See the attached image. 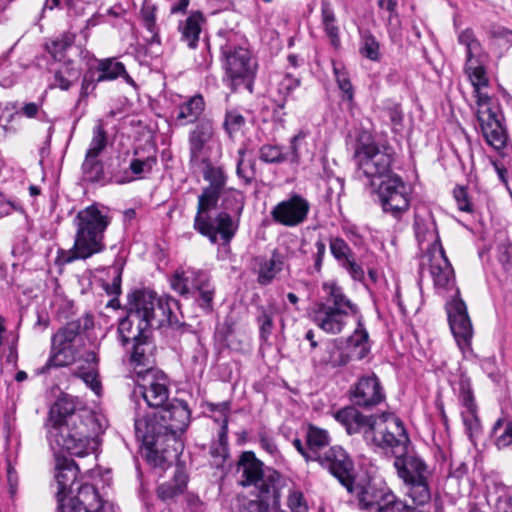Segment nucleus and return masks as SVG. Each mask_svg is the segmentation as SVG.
Listing matches in <instances>:
<instances>
[{"label":"nucleus","mask_w":512,"mask_h":512,"mask_svg":"<svg viewBox=\"0 0 512 512\" xmlns=\"http://www.w3.org/2000/svg\"><path fill=\"white\" fill-rule=\"evenodd\" d=\"M187 475L182 469H177L173 479L160 484L157 488V496L164 502L173 501L184 493L187 486Z\"/></svg>","instance_id":"473e14b6"},{"label":"nucleus","mask_w":512,"mask_h":512,"mask_svg":"<svg viewBox=\"0 0 512 512\" xmlns=\"http://www.w3.org/2000/svg\"><path fill=\"white\" fill-rule=\"evenodd\" d=\"M103 430L101 420L85 412L84 416H72L67 423L48 428V440L54 450L83 457L97 449Z\"/></svg>","instance_id":"20e7f679"},{"label":"nucleus","mask_w":512,"mask_h":512,"mask_svg":"<svg viewBox=\"0 0 512 512\" xmlns=\"http://www.w3.org/2000/svg\"><path fill=\"white\" fill-rule=\"evenodd\" d=\"M83 412H76L74 402L67 398H59L50 409L47 427L63 425L67 423L72 416H84Z\"/></svg>","instance_id":"7c9ffc66"},{"label":"nucleus","mask_w":512,"mask_h":512,"mask_svg":"<svg viewBox=\"0 0 512 512\" xmlns=\"http://www.w3.org/2000/svg\"><path fill=\"white\" fill-rule=\"evenodd\" d=\"M300 86V79L287 73L283 76L278 84V93L282 96L278 107L283 109L286 105L287 99L290 94Z\"/></svg>","instance_id":"8fccbe9b"},{"label":"nucleus","mask_w":512,"mask_h":512,"mask_svg":"<svg viewBox=\"0 0 512 512\" xmlns=\"http://www.w3.org/2000/svg\"><path fill=\"white\" fill-rule=\"evenodd\" d=\"M453 196L460 211L467 213H472L474 211V205L465 187H455L453 190Z\"/></svg>","instance_id":"680f3d73"},{"label":"nucleus","mask_w":512,"mask_h":512,"mask_svg":"<svg viewBox=\"0 0 512 512\" xmlns=\"http://www.w3.org/2000/svg\"><path fill=\"white\" fill-rule=\"evenodd\" d=\"M360 51L363 56L370 60H378L379 58V43L374 36L366 34L362 38Z\"/></svg>","instance_id":"052dcab7"},{"label":"nucleus","mask_w":512,"mask_h":512,"mask_svg":"<svg viewBox=\"0 0 512 512\" xmlns=\"http://www.w3.org/2000/svg\"><path fill=\"white\" fill-rule=\"evenodd\" d=\"M493 434L499 450L512 449V421L497 420L493 426Z\"/></svg>","instance_id":"79ce46f5"},{"label":"nucleus","mask_w":512,"mask_h":512,"mask_svg":"<svg viewBox=\"0 0 512 512\" xmlns=\"http://www.w3.org/2000/svg\"><path fill=\"white\" fill-rule=\"evenodd\" d=\"M334 418L345 427L349 435L369 429L374 416H364L352 406L344 407L334 414Z\"/></svg>","instance_id":"a878e982"},{"label":"nucleus","mask_w":512,"mask_h":512,"mask_svg":"<svg viewBox=\"0 0 512 512\" xmlns=\"http://www.w3.org/2000/svg\"><path fill=\"white\" fill-rule=\"evenodd\" d=\"M287 506L292 512H308V503L299 489H290L287 496Z\"/></svg>","instance_id":"4d7b16f0"},{"label":"nucleus","mask_w":512,"mask_h":512,"mask_svg":"<svg viewBox=\"0 0 512 512\" xmlns=\"http://www.w3.org/2000/svg\"><path fill=\"white\" fill-rule=\"evenodd\" d=\"M236 472L238 484L242 487H253L254 493L260 499H277L281 474L273 468L264 467L252 451H244L237 461Z\"/></svg>","instance_id":"6e6552de"},{"label":"nucleus","mask_w":512,"mask_h":512,"mask_svg":"<svg viewBox=\"0 0 512 512\" xmlns=\"http://www.w3.org/2000/svg\"><path fill=\"white\" fill-rule=\"evenodd\" d=\"M342 309H334L322 303H316L311 311L313 322L328 334H340L350 318L355 317Z\"/></svg>","instance_id":"b1692460"},{"label":"nucleus","mask_w":512,"mask_h":512,"mask_svg":"<svg viewBox=\"0 0 512 512\" xmlns=\"http://www.w3.org/2000/svg\"><path fill=\"white\" fill-rule=\"evenodd\" d=\"M79 469L76 463L67 458L56 460L55 479L57 483V501L61 512H110V504L105 502L94 486L82 485L75 497L65 503V498L74 484Z\"/></svg>","instance_id":"39448f33"},{"label":"nucleus","mask_w":512,"mask_h":512,"mask_svg":"<svg viewBox=\"0 0 512 512\" xmlns=\"http://www.w3.org/2000/svg\"><path fill=\"white\" fill-rule=\"evenodd\" d=\"M280 496L275 499H260L251 501L249 509L251 512H285L279 506Z\"/></svg>","instance_id":"13d9d810"},{"label":"nucleus","mask_w":512,"mask_h":512,"mask_svg":"<svg viewBox=\"0 0 512 512\" xmlns=\"http://www.w3.org/2000/svg\"><path fill=\"white\" fill-rule=\"evenodd\" d=\"M157 163L156 155L147 156L144 159L134 158L130 162V169L132 173L138 177H141L143 174L150 173L153 167Z\"/></svg>","instance_id":"864d4df0"},{"label":"nucleus","mask_w":512,"mask_h":512,"mask_svg":"<svg viewBox=\"0 0 512 512\" xmlns=\"http://www.w3.org/2000/svg\"><path fill=\"white\" fill-rule=\"evenodd\" d=\"M321 24L323 30L334 48L340 46V30L336 15L329 0H321Z\"/></svg>","instance_id":"72a5a7b5"},{"label":"nucleus","mask_w":512,"mask_h":512,"mask_svg":"<svg viewBox=\"0 0 512 512\" xmlns=\"http://www.w3.org/2000/svg\"><path fill=\"white\" fill-rule=\"evenodd\" d=\"M315 461L327 469L344 487L351 484L354 479V463L340 446H332L322 455L317 456Z\"/></svg>","instance_id":"4be33fe9"},{"label":"nucleus","mask_w":512,"mask_h":512,"mask_svg":"<svg viewBox=\"0 0 512 512\" xmlns=\"http://www.w3.org/2000/svg\"><path fill=\"white\" fill-rule=\"evenodd\" d=\"M135 381L148 406L161 408L169 402V381L162 371L154 368L136 370Z\"/></svg>","instance_id":"a211bd4d"},{"label":"nucleus","mask_w":512,"mask_h":512,"mask_svg":"<svg viewBox=\"0 0 512 512\" xmlns=\"http://www.w3.org/2000/svg\"><path fill=\"white\" fill-rule=\"evenodd\" d=\"M398 476L406 486V494L414 504L424 506L431 500L428 483L430 472L424 461L416 456L399 455L394 460Z\"/></svg>","instance_id":"f8f14e48"},{"label":"nucleus","mask_w":512,"mask_h":512,"mask_svg":"<svg viewBox=\"0 0 512 512\" xmlns=\"http://www.w3.org/2000/svg\"><path fill=\"white\" fill-rule=\"evenodd\" d=\"M135 314L128 312L127 316L123 318L118 325V334L123 345L130 342H136L148 336V326H143Z\"/></svg>","instance_id":"c85d7f7f"},{"label":"nucleus","mask_w":512,"mask_h":512,"mask_svg":"<svg viewBox=\"0 0 512 512\" xmlns=\"http://www.w3.org/2000/svg\"><path fill=\"white\" fill-rule=\"evenodd\" d=\"M275 314L276 306L272 303L267 306L258 307L256 320L259 326L261 339L267 340L272 334Z\"/></svg>","instance_id":"a19ab883"},{"label":"nucleus","mask_w":512,"mask_h":512,"mask_svg":"<svg viewBox=\"0 0 512 512\" xmlns=\"http://www.w3.org/2000/svg\"><path fill=\"white\" fill-rule=\"evenodd\" d=\"M221 63L225 72L223 81L229 88L235 91L244 86L253 91L258 65L248 48L236 42L235 34L221 45Z\"/></svg>","instance_id":"0eeeda50"},{"label":"nucleus","mask_w":512,"mask_h":512,"mask_svg":"<svg viewBox=\"0 0 512 512\" xmlns=\"http://www.w3.org/2000/svg\"><path fill=\"white\" fill-rule=\"evenodd\" d=\"M178 302L170 296H157L148 289L136 290L129 301V312L135 314L143 326L160 328L178 327L179 321L174 314Z\"/></svg>","instance_id":"423d86ee"},{"label":"nucleus","mask_w":512,"mask_h":512,"mask_svg":"<svg viewBox=\"0 0 512 512\" xmlns=\"http://www.w3.org/2000/svg\"><path fill=\"white\" fill-rule=\"evenodd\" d=\"M415 225L419 241L431 242L426 254L422 258L421 265L428 268L434 286L439 293L452 289L455 286L454 270L439 241L434 223H431V229L427 234H422L418 221H416Z\"/></svg>","instance_id":"9d476101"},{"label":"nucleus","mask_w":512,"mask_h":512,"mask_svg":"<svg viewBox=\"0 0 512 512\" xmlns=\"http://www.w3.org/2000/svg\"><path fill=\"white\" fill-rule=\"evenodd\" d=\"M309 211V201L300 194L292 193L277 203L270 214L274 222L286 227H296L306 221Z\"/></svg>","instance_id":"aec40b11"},{"label":"nucleus","mask_w":512,"mask_h":512,"mask_svg":"<svg viewBox=\"0 0 512 512\" xmlns=\"http://www.w3.org/2000/svg\"><path fill=\"white\" fill-rule=\"evenodd\" d=\"M190 423V410L186 402L170 400L159 411L135 418L138 439L165 462L177 460L184 444L181 439Z\"/></svg>","instance_id":"f03ea898"},{"label":"nucleus","mask_w":512,"mask_h":512,"mask_svg":"<svg viewBox=\"0 0 512 512\" xmlns=\"http://www.w3.org/2000/svg\"><path fill=\"white\" fill-rule=\"evenodd\" d=\"M498 259L505 271L512 274V247L510 245L503 244L499 247Z\"/></svg>","instance_id":"774afa93"},{"label":"nucleus","mask_w":512,"mask_h":512,"mask_svg":"<svg viewBox=\"0 0 512 512\" xmlns=\"http://www.w3.org/2000/svg\"><path fill=\"white\" fill-rule=\"evenodd\" d=\"M246 125L245 117L236 109L227 110L224 117L223 128L230 138L241 132Z\"/></svg>","instance_id":"09e8293b"},{"label":"nucleus","mask_w":512,"mask_h":512,"mask_svg":"<svg viewBox=\"0 0 512 512\" xmlns=\"http://www.w3.org/2000/svg\"><path fill=\"white\" fill-rule=\"evenodd\" d=\"M170 284L174 291L183 296L196 290L199 293L200 306L204 309L211 308L215 289L205 272L191 268L178 269L172 275Z\"/></svg>","instance_id":"dca6fc26"},{"label":"nucleus","mask_w":512,"mask_h":512,"mask_svg":"<svg viewBox=\"0 0 512 512\" xmlns=\"http://www.w3.org/2000/svg\"><path fill=\"white\" fill-rule=\"evenodd\" d=\"M494 512H512V497L505 489H501L495 499Z\"/></svg>","instance_id":"338daca9"},{"label":"nucleus","mask_w":512,"mask_h":512,"mask_svg":"<svg viewBox=\"0 0 512 512\" xmlns=\"http://www.w3.org/2000/svg\"><path fill=\"white\" fill-rule=\"evenodd\" d=\"M459 400L463 407L461 417L466 432L470 438L477 434L481 429L480 419L477 413V405L471 387V381L466 375H461L459 379Z\"/></svg>","instance_id":"393cba45"},{"label":"nucleus","mask_w":512,"mask_h":512,"mask_svg":"<svg viewBox=\"0 0 512 512\" xmlns=\"http://www.w3.org/2000/svg\"><path fill=\"white\" fill-rule=\"evenodd\" d=\"M376 512H413V510L410 506L397 499L389 490Z\"/></svg>","instance_id":"3c124183"},{"label":"nucleus","mask_w":512,"mask_h":512,"mask_svg":"<svg viewBox=\"0 0 512 512\" xmlns=\"http://www.w3.org/2000/svg\"><path fill=\"white\" fill-rule=\"evenodd\" d=\"M329 246L331 254L339 264L353 255L351 248L342 238H331Z\"/></svg>","instance_id":"5fc2aeb1"},{"label":"nucleus","mask_w":512,"mask_h":512,"mask_svg":"<svg viewBox=\"0 0 512 512\" xmlns=\"http://www.w3.org/2000/svg\"><path fill=\"white\" fill-rule=\"evenodd\" d=\"M352 402L362 408H372L385 400V392L375 374L361 377L351 388Z\"/></svg>","instance_id":"5701e85b"},{"label":"nucleus","mask_w":512,"mask_h":512,"mask_svg":"<svg viewBox=\"0 0 512 512\" xmlns=\"http://www.w3.org/2000/svg\"><path fill=\"white\" fill-rule=\"evenodd\" d=\"M282 268V256L274 251L269 259H263L260 262L257 279L258 283L263 286L270 284Z\"/></svg>","instance_id":"c9c22d12"},{"label":"nucleus","mask_w":512,"mask_h":512,"mask_svg":"<svg viewBox=\"0 0 512 512\" xmlns=\"http://www.w3.org/2000/svg\"><path fill=\"white\" fill-rule=\"evenodd\" d=\"M75 39L72 34L62 36V38L53 41L49 46L48 50L52 57L58 61H62L65 56L67 49L71 47Z\"/></svg>","instance_id":"603ef678"},{"label":"nucleus","mask_w":512,"mask_h":512,"mask_svg":"<svg viewBox=\"0 0 512 512\" xmlns=\"http://www.w3.org/2000/svg\"><path fill=\"white\" fill-rule=\"evenodd\" d=\"M202 23V14L200 12H193L179 27L182 40L185 41L190 48L196 47Z\"/></svg>","instance_id":"e433bc0d"},{"label":"nucleus","mask_w":512,"mask_h":512,"mask_svg":"<svg viewBox=\"0 0 512 512\" xmlns=\"http://www.w3.org/2000/svg\"><path fill=\"white\" fill-rule=\"evenodd\" d=\"M98 71L99 75L96 80L97 82L115 80L120 76L124 77L128 82H132L130 76L125 70L124 64L116 61L115 59H105L100 61Z\"/></svg>","instance_id":"4c0bfd02"},{"label":"nucleus","mask_w":512,"mask_h":512,"mask_svg":"<svg viewBox=\"0 0 512 512\" xmlns=\"http://www.w3.org/2000/svg\"><path fill=\"white\" fill-rule=\"evenodd\" d=\"M130 362L135 376L136 370L152 368V345L148 341V336L133 343Z\"/></svg>","instance_id":"f704fd0d"},{"label":"nucleus","mask_w":512,"mask_h":512,"mask_svg":"<svg viewBox=\"0 0 512 512\" xmlns=\"http://www.w3.org/2000/svg\"><path fill=\"white\" fill-rule=\"evenodd\" d=\"M350 341L353 345H355L356 347H359V352L357 354V357L359 359L364 358L368 354V352H369L368 333L362 327L361 324H359V328H357L355 330L354 334L351 336Z\"/></svg>","instance_id":"bf43d9fd"},{"label":"nucleus","mask_w":512,"mask_h":512,"mask_svg":"<svg viewBox=\"0 0 512 512\" xmlns=\"http://www.w3.org/2000/svg\"><path fill=\"white\" fill-rule=\"evenodd\" d=\"M333 72L336 79V83L339 89L343 93V99L351 102L354 97V89L345 67L339 63H333Z\"/></svg>","instance_id":"de8ad7c7"},{"label":"nucleus","mask_w":512,"mask_h":512,"mask_svg":"<svg viewBox=\"0 0 512 512\" xmlns=\"http://www.w3.org/2000/svg\"><path fill=\"white\" fill-rule=\"evenodd\" d=\"M458 43L465 47L466 61L464 71L468 76L474 90L488 85V77L485 70L487 55L476 38L472 29L467 28L458 34Z\"/></svg>","instance_id":"2eb2a0df"},{"label":"nucleus","mask_w":512,"mask_h":512,"mask_svg":"<svg viewBox=\"0 0 512 512\" xmlns=\"http://www.w3.org/2000/svg\"><path fill=\"white\" fill-rule=\"evenodd\" d=\"M108 143V134L102 121H98L92 129V138L85 155L99 157Z\"/></svg>","instance_id":"37998d69"},{"label":"nucleus","mask_w":512,"mask_h":512,"mask_svg":"<svg viewBox=\"0 0 512 512\" xmlns=\"http://www.w3.org/2000/svg\"><path fill=\"white\" fill-rule=\"evenodd\" d=\"M213 136V122L209 119L200 120L189 136L190 153L193 159H198L201 156L204 146L211 141Z\"/></svg>","instance_id":"cd10ccee"},{"label":"nucleus","mask_w":512,"mask_h":512,"mask_svg":"<svg viewBox=\"0 0 512 512\" xmlns=\"http://www.w3.org/2000/svg\"><path fill=\"white\" fill-rule=\"evenodd\" d=\"M156 7L153 4L145 3L140 11V17L143 26L151 34L150 38H147L149 45H160L161 38L159 35V28L156 24Z\"/></svg>","instance_id":"58836bf2"},{"label":"nucleus","mask_w":512,"mask_h":512,"mask_svg":"<svg viewBox=\"0 0 512 512\" xmlns=\"http://www.w3.org/2000/svg\"><path fill=\"white\" fill-rule=\"evenodd\" d=\"M82 172L84 179L89 182L98 183L104 179L103 164L95 156L85 155Z\"/></svg>","instance_id":"49530a36"},{"label":"nucleus","mask_w":512,"mask_h":512,"mask_svg":"<svg viewBox=\"0 0 512 512\" xmlns=\"http://www.w3.org/2000/svg\"><path fill=\"white\" fill-rule=\"evenodd\" d=\"M446 312L448 316L451 332L462 350H469L473 337V327L468 315L465 302L459 298V290L453 299L446 303Z\"/></svg>","instance_id":"6ab92c4d"},{"label":"nucleus","mask_w":512,"mask_h":512,"mask_svg":"<svg viewBox=\"0 0 512 512\" xmlns=\"http://www.w3.org/2000/svg\"><path fill=\"white\" fill-rule=\"evenodd\" d=\"M259 158L265 163H280L286 160L281 148L276 145L266 144L259 150Z\"/></svg>","instance_id":"6e6d98bb"},{"label":"nucleus","mask_w":512,"mask_h":512,"mask_svg":"<svg viewBox=\"0 0 512 512\" xmlns=\"http://www.w3.org/2000/svg\"><path fill=\"white\" fill-rule=\"evenodd\" d=\"M205 110V101L201 94H196L178 107L176 121L180 125L195 123Z\"/></svg>","instance_id":"c756f323"},{"label":"nucleus","mask_w":512,"mask_h":512,"mask_svg":"<svg viewBox=\"0 0 512 512\" xmlns=\"http://www.w3.org/2000/svg\"><path fill=\"white\" fill-rule=\"evenodd\" d=\"M246 150L244 148H241L238 150V161H237V168L236 173L237 176L244 180L246 184H249L253 177H254V170L252 164H246L244 161V155Z\"/></svg>","instance_id":"e2e57ef3"},{"label":"nucleus","mask_w":512,"mask_h":512,"mask_svg":"<svg viewBox=\"0 0 512 512\" xmlns=\"http://www.w3.org/2000/svg\"><path fill=\"white\" fill-rule=\"evenodd\" d=\"M80 329V324L73 321L53 335L48 367L67 366L76 360L81 344Z\"/></svg>","instance_id":"4468645a"},{"label":"nucleus","mask_w":512,"mask_h":512,"mask_svg":"<svg viewBox=\"0 0 512 512\" xmlns=\"http://www.w3.org/2000/svg\"><path fill=\"white\" fill-rule=\"evenodd\" d=\"M477 103V120L480 123L482 135L486 143L496 151L504 149L508 142L506 129L497 118V113L492 106V99L481 89L474 90Z\"/></svg>","instance_id":"ddd939ff"},{"label":"nucleus","mask_w":512,"mask_h":512,"mask_svg":"<svg viewBox=\"0 0 512 512\" xmlns=\"http://www.w3.org/2000/svg\"><path fill=\"white\" fill-rule=\"evenodd\" d=\"M17 111L18 118L23 116L28 119H38L42 114H44L42 105L36 102H24L17 107Z\"/></svg>","instance_id":"69168bd1"},{"label":"nucleus","mask_w":512,"mask_h":512,"mask_svg":"<svg viewBox=\"0 0 512 512\" xmlns=\"http://www.w3.org/2000/svg\"><path fill=\"white\" fill-rule=\"evenodd\" d=\"M365 441L395 458L405 455L410 443L402 421L392 413L374 416L369 429L364 431Z\"/></svg>","instance_id":"1a4fd4ad"},{"label":"nucleus","mask_w":512,"mask_h":512,"mask_svg":"<svg viewBox=\"0 0 512 512\" xmlns=\"http://www.w3.org/2000/svg\"><path fill=\"white\" fill-rule=\"evenodd\" d=\"M330 437L326 430L310 425L306 433V442L309 447V451L315 456L318 450L329 444Z\"/></svg>","instance_id":"a18cd8bd"},{"label":"nucleus","mask_w":512,"mask_h":512,"mask_svg":"<svg viewBox=\"0 0 512 512\" xmlns=\"http://www.w3.org/2000/svg\"><path fill=\"white\" fill-rule=\"evenodd\" d=\"M111 223V216L104 207L92 204L77 212L73 219L75 227L74 244L63 251L64 263L85 260L105 250V231Z\"/></svg>","instance_id":"7ed1b4c3"},{"label":"nucleus","mask_w":512,"mask_h":512,"mask_svg":"<svg viewBox=\"0 0 512 512\" xmlns=\"http://www.w3.org/2000/svg\"><path fill=\"white\" fill-rule=\"evenodd\" d=\"M203 178L209 185L198 197L194 229L212 244L221 239L229 250L239 228L245 197L242 192L226 187L227 175L222 167L207 164Z\"/></svg>","instance_id":"f257e3e1"},{"label":"nucleus","mask_w":512,"mask_h":512,"mask_svg":"<svg viewBox=\"0 0 512 512\" xmlns=\"http://www.w3.org/2000/svg\"><path fill=\"white\" fill-rule=\"evenodd\" d=\"M322 289L326 293L325 301L321 303L332 308L342 309L349 314L358 315L359 308L344 293L343 288L334 281L325 282Z\"/></svg>","instance_id":"bb28decb"},{"label":"nucleus","mask_w":512,"mask_h":512,"mask_svg":"<svg viewBox=\"0 0 512 512\" xmlns=\"http://www.w3.org/2000/svg\"><path fill=\"white\" fill-rule=\"evenodd\" d=\"M374 191L385 213L399 218L409 209L410 198L407 187L397 174L381 180Z\"/></svg>","instance_id":"f3484780"},{"label":"nucleus","mask_w":512,"mask_h":512,"mask_svg":"<svg viewBox=\"0 0 512 512\" xmlns=\"http://www.w3.org/2000/svg\"><path fill=\"white\" fill-rule=\"evenodd\" d=\"M347 356L334 344H325L313 356V362L321 368H336L347 363Z\"/></svg>","instance_id":"2f4dec72"},{"label":"nucleus","mask_w":512,"mask_h":512,"mask_svg":"<svg viewBox=\"0 0 512 512\" xmlns=\"http://www.w3.org/2000/svg\"><path fill=\"white\" fill-rule=\"evenodd\" d=\"M354 160L359 176L365 177L372 187H376V180H384L394 173L391 170L394 161L392 149L379 147L373 141L360 140L354 151Z\"/></svg>","instance_id":"9b49d317"},{"label":"nucleus","mask_w":512,"mask_h":512,"mask_svg":"<svg viewBox=\"0 0 512 512\" xmlns=\"http://www.w3.org/2000/svg\"><path fill=\"white\" fill-rule=\"evenodd\" d=\"M379 8L387 12L386 17L387 28L391 37H397L399 35L401 23L397 12V1L396 0H378Z\"/></svg>","instance_id":"c03bdc74"},{"label":"nucleus","mask_w":512,"mask_h":512,"mask_svg":"<svg viewBox=\"0 0 512 512\" xmlns=\"http://www.w3.org/2000/svg\"><path fill=\"white\" fill-rule=\"evenodd\" d=\"M81 76V69L72 61L65 62L55 72L54 85L61 90H68Z\"/></svg>","instance_id":"ea45409f"},{"label":"nucleus","mask_w":512,"mask_h":512,"mask_svg":"<svg viewBox=\"0 0 512 512\" xmlns=\"http://www.w3.org/2000/svg\"><path fill=\"white\" fill-rule=\"evenodd\" d=\"M18 119V111L16 104L9 103L5 106L0 105V127L5 130L11 128V124Z\"/></svg>","instance_id":"0e129e2a"},{"label":"nucleus","mask_w":512,"mask_h":512,"mask_svg":"<svg viewBox=\"0 0 512 512\" xmlns=\"http://www.w3.org/2000/svg\"><path fill=\"white\" fill-rule=\"evenodd\" d=\"M345 488L355 495L359 508L368 512H376L386 493L389 492L381 480L374 478L353 479Z\"/></svg>","instance_id":"412c9836"}]
</instances>
